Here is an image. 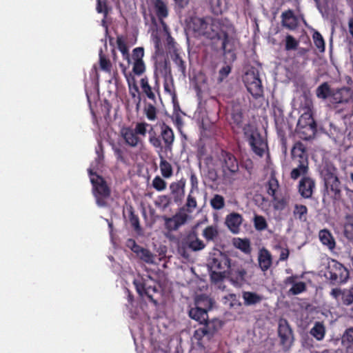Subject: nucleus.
<instances>
[{
	"instance_id": "obj_11",
	"label": "nucleus",
	"mask_w": 353,
	"mask_h": 353,
	"mask_svg": "<svg viewBox=\"0 0 353 353\" xmlns=\"http://www.w3.org/2000/svg\"><path fill=\"white\" fill-rule=\"evenodd\" d=\"M278 334L281 345L285 350H288L293 343L294 334L288 321L285 319H280L279 321Z\"/></svg>"
},
{
	"instance_id": "obj_61",
	"label": "nucleus",
	"mask_w": 353,
	"mask_h": 353,
	"mask_svg": "<svg viewBox=\"0 0 353 353\" xmlns=\"http://www.w3.org/2000/svg\"><path fill=\"white\" fill-rule=\"evenodd\" d=\"M150 126L152 125H150L146 122H139L136 124L134 130H135L138 136L141 135L143 137H145L146 135L147 132H148V131L147 130V128H150Z\"/></svg>"
},
{
	"instance_id": "obj_32",
	"label": "nucleus",
	"mask_w": 353,
	"mask_h": 353,
	"mask_svg": "<svg viewBox=\"0 0 353 353\" xmlns=\"http://www.w3.org/2000/svg\"><path fill=\"white\" fill-rule=\"evenodd\" d=\"M189 316L200 324H203V321H206L208 319V310L199 306H196L190 310Z\"/></svg>"
},
{
	"instance_id": "obj_53",
	"label": "nucleus",
	"mask_w": 353,
	"mask_h": 353,
	"mask_svg": "<svg viewBox=\"0 0 353 353\" xmlns=\"http://www.w3.org/2000/svg\"><path fill=\"white\" fill-rule=\"evenodd\" d=\"M299 41L292 35L288 34L285 37V50L286 51L295 50L299 46Z\"/></svg>"
},
{
	"instance_id": "obj_15",
	"label": "nucleus",
	"mask_w": 353,
	"mask_h": 353,
	"mask_svg": "<svg viewBox=\"0 0 353 353\" xmlns=\"http://www.w3.org/2000/svg\"><path fill=\"white\" fill-rule=\"evenodd\" d=\"M188 218L183 208H181L178 212L171 217L163 216L165 228L169 231L177 230L181 225H184Z\"/></svg>"
},
{
	"instance_id": "obj_47",
	"label": "nucleus",
	"mask_w": 353,
	"mask_h": 353,
	"mask_svg": "<svg viewBox=\"0 0 353 353\" xmlns=\"http://www.w3.org/2000/svg\"><path fill=\"white\" fill-rule=\"evenodd\" d=\"M211 207L215 210H220L225 207V199L222 195L216 194L210 199V201Z\"/></svg>"
},
{
	"instance_id": "obj_37",
	"label": "nucleus",
	"mask_w": 353,
	"mask_h": 353,
	"mask_svg": "<svg viewBox=\"0 0 353 353\" xmlns=\"http://www.w3.org/2000/svg\"><path fill=\"white\" fill-rule=\"evenodd\" d=\"M117 44L119 50L121 52L123 59L126 60L128 64L131 63L130 54L127 46L125 38L123 35L117 37Z\"/></svg>"
},
{
	"instance_id": "obj_33",
	"label": "nucleus",
	"mask_w": 353,
	"mask_h": 353,
	"mask_svg": "<svg viewBox=\"0 0 353 353\" xmlns=\"http://www.w3.org/2000/svg\"><path fill=\"white\" fill-rule=\"evenodd\" d=\"M158 72L165 79H170L172 83L173 82V77L172 74V70L168 59H165L162 61H159L156 65Z\"/></svg>"
},
{
	"instance_id": "obj_35",
	"label": "nucleus",
	"mask_w": 353,
	"mask_h": 353,
	"mask_svg": "<svg viewBox=\"0 0 353 353\" xmlns=\"http://www.w3.org/2000/svg\"><path fill=\"white\" fill-rule=\"evenodd\" d=\"M341 343L347 353H353V327L345 330L341 338Z\"/></svg>"
},
{
	"instance_id": "obj_39",
	"label": "nucleus",
	"mask_w": 353,
	"mask_h": 353,
	"mask_svg": "<svg viewBox=\"0 0 353 353\" xmlns=\"http://www.w3.org/2000/svg\"><path fill=\"white\" fill-rule=\"evenodd\" d=\"M310 333L317 341H322L325 335V327L323 323L315 322L313 327L310 330Z\"/></svg>"
},
{
	"instance_id": "obj_17",
	"label": "nucleus",
	"mask_w": 353,
	"mask_h": 353,
	"mask_svg": "<svg viewBox=\"0 0 353 353\" xmlns=\"http://www.w3.org/2000/svg\"><path fill=\"white\" fill-rule=\"evenodd\" d=\"M230 125L235 133H239L245 125H243V114L241 107L239 105L232 106L230 114Z\"/></svg>"
},
{
	"instance_id": "obj_41",
	"label": "nucleus",
	"mask_w": 353,
	"mask_h": 353,
	"mask_svg": "<svg viewBox=\"0 0 353 353\" xmlns=\"http://www.w3.org/2000/svg\"><path fill=\"white\" fill-rule=\"evenodd\" d=\"M135 254L145 263L152 264L154 262L155 256L148 249L141 246Z\"/></svg>"
},
{
	"instance_id": "obj_57",
	"label": "nucleus",
	"mask_w": 353,
	"mask_h": 353,
	"mask_svg": "<svg viewBox=\"0 0 353 353\" xmlns=\"http://www.w3.org/2000/svg\"><path fill=\"white\" fill-rule=\"evenodd\" d=\"M144 112L148 120L154 121L157 119V108L154 104L148 103L144 108Z\"/></svg>"
},
{
	"instance_id": "obj_23",
	"label": "nucleus",
	"mask_w": 353,
	"mask_h": 353,
	"mask_svg": "<svg viewBox=\"0 0 353 353\" xmlns=\"http://www.w3.org/2000/svg\"><path fill=\"white\" fill-rule=\"evenodd\" d=\"M121 134L126 145L135 148L141 142V138L137 135L135 130L130 127L123 128Z\"/></svg>"
},
{
	"instance_id": "obj_30",
	"label": "nucleus",
	"mask_w": 353,
	"mask_h": 353,
	"mask_svg": "<svg viewBox=\"0 0 353 353\" xmlns=\"http://www.w3.org/2000/svg\"><path fill=\"white\" fill-rule=\"evenodd\" d=\"M281 24L289 30H294L297 27V19L293 10L289 9L281 14Z\"/></svg>"
},
{
	"instance_id": "obj_13",
	"label": "nucleus",
	"mask_w": 353,
	"mask_h": 353,
	"mask_svg": "<svg viewBox=\"0 0 353 353\" xmlns=\"http://www.w3.org/2000/svg\"><path fill=\"white\" fill-rule=\"evenodd\" d=\"M219 33L221 38L219 40H222L221 48L225 55L229 54L230 59L232 61L236 60V56L234 53L235 50V39L230 37L227 30L224 29L223 26L221 24L219 28Z\"/></svg>"
},
{
	"instance_id": "obj_16",
	"label": "nucleus",
	"mask_w": 353,
	"mask_h": 353,
	"mask_svg": "<svg viewBox=\"0 0 353 353\" xmlns=\"http://www.w3.org/2000/svg\"><path fill=\"white\" fill-rule=\"evenodd\" d=\"M330 296L344 306L349 307L353 304V290L347 288H333Z\"/></svg>"
},
{
	"instance_id": "obj_46",
	"label": "nucleus",
	"mask_w": 353,
	"mask_h": 353,
	"mask_svg": "<svg viewBox=\"0 0 353 353\" xmlns=\"http://www.w3.org/2000/svg\"><path fill=\"white\" fill-rule=\"evenodd\" d=\"M267 187V192L269 195L272 196H276V192L279 188V181L276 178L272 175L266 185Z\"/></svg>"
},
{
	"instance_id": "obj_56",
	"label": "nucleus",
	"mask_w": 353,
	"mask_h": 353,
	"mask_svg": "<svg viewBox=\"0 0 353 353\" xmlns=\"http://www.w3.org/2000/svg\"><path fill=\"white\" fill-rule=\"evenodd\" d=\"M312 37L315 46L321 52H323L325 51V41L322 35L319 32L316 31L314 32Z\"/></svg>"
},
{
	"instance_id": "obj_63",
	"label": "nucleus",
	"mask_w": 353,
	"mask_h": 353,
	"mask_svg": "<svg viewBox=\"0 0 353 353\" xmlns=\"http://www.w3.org/2000/svg\"><path fill=\"white\" fill-rule=\"evenodd\" d=\"M232 68L230 65H225L221 68L219 71L218 81L222 82L231 72Z\"/></svg>"
},
{
	"instance_id": "obj_31",
	"label": "nucleus",
	"mask_w": 353,
	"mask_h": 353,
	"mask_svg": "<svg viewBox=\"0 0 353 353\" xmlns=\"http://www.w3.org/2000/svg\"><path fill=\"white\" fill-rule=\"evenodd\" d=\"M187 245L191 250L196 252L205 248V244L199 239L196 233L192 232L187 236Z\"/></svg>"
},
{
	"instance_id": "obj_60",
	"label": "nucleus",
	"mask_w": 353,
	"mask_h": 353,
	"mask_svg": "<svg viewBox=\"0 0 353 353\" xmlns=\"http://www.w3.org/2000/svg\"><path fill=\"white\" fill-rule=\"evenodd\" d=\"M152 187L157 191L161 192L166 188V182L159 176H156L152 180Z\"/></svg>"
},
{
	"instance_id": "obj_54",
	"label": "nucleus",
	"mask_w": 353,
	"mask_h": 353,
	"mask_svg": "<svg viewBox=\"0 0 353 353\" xmlns=\"http://www.w3.org/2000/svg\"><path fill=\"white\" fill-rule=\"evenodd\" d=\"M254 225L256 230L263 231L268 228L265 219L261 215H255L254 217Z\"/></svg>"
},
{
	"instance_id": "obj_10",
	"label": "nucleus",
	"mask_w": 353,
	"mask_h": 353,
	"mask_svg": "<svg viewBox=\"0 0 353 353\" xmlns=\"http://www.w3.org/2000/svg\"><path fill=\"white\" fill-rule=\"evenodd\" d=\"M219 159L222 172L225 175H232L239 171V166L238 160L232 153L225 150H221Z\"/></svg>"
},
{
	"instance_id": "obj_12",
	"label": "nucleus",
	"mask_w": 353,
	"mask_h": 353,
	"mask_svg": "<svg viewBox=\"0 0 353 353\" xmlns=\"http://www.w3.org/2000/svg\"><path fill=\"white\" fill-rule=\"evenodd\" d=\"M247 271L242 265L233 263H230L226 273L228 278L234 285L241 286L246 282Z\"/></svg>"
},
{
	"instance_id": "obj_1",
	"label": "nucleus",
	"mask_w": 353,
	"mask_h": 353,
	"mask_svg": "<svg viewBox=\"0 0 353 353\" xmlns=\"http://www.w3.org/2000/svg\"><path fill=\"white\" fill-rule=\"evenodd\" d=\"M219 20L212 17H192L187 22V30L195 38L204 37L210 40L219 39Z\"/></svg>"
},
{
	"instance_id": "obj_27",
	"label": "nucleus",
	"mask_w": 353,
	"mask_h": 353,
	"mask_svg": "<svg viewBox=\"0 0 353 353\" xmlns=\"http://www.w3.org/2000/svg\"><path fill=\"white\" fill-rule=\"evenodd\" d=\"M320 242L330 250L333 251L336 248V241L332 232L328 229H322L319 232Z\"/></svg>"
},
{
	"instance_id": "obj_51",
	"label": "nucleus",
	"mask_w": 353,
	"mask_h": 353,
	"mask_svg": "<svg viewBox=\"0 0 353 353\" xmlns=\"http://www.w3.org/2000/svg\"><path fill=\"white\" fill-rule=\"evenodd\" d=\"M234 245L245 254H249L251 252L250 243L247 239H238L235 241Z\"/></svg>"
},
{
	"instance_id": "obj_58",
	"label": "nucleus",
	"mask_w": 353,
	"mask_h": 353,
	"mask_svg": "<svg viewBox=\"0 0 353 353\" xmlns=\"http://www.w3.org/2000/svg\"><path fill=\"white\" fill-rule=\"evenodd\" d=\"M173 61L178 67V70L185 76L186 72V65L179 54L175 53L173 57Z\"/></svg>"
},
{
	"instance_id": "obj_28",
	"label": "nucleus",
	"mask_w": 353,
	"mask_h": 353,
	"mask_svg": "<svg viewBox=\"0 0 353 353\" xmlns=\"http://www.w3.org/2000/svg\"><path fill=\"white\" fill-rule=\"evenodd\" d=\"M242 298L243 299V304L245 306L256 305L264 299V296L262 294L251 291H243L242 292Z\"/></svg>"
},
{
	"instance_id": "obj_43",
	"label": "nucleus",
	"mask_w": 353,
	"mask_h": 353,
	"mask_svg": "<svg viewBox=\"0 0 353 353\" xmlns=\"http://www.w3.org/2000/svg\"><path fill=\"white\" fill-rule=\"evenodd\" d=\"M323 181H326L339 177L338 170L332 164H327L322 171Z\"/></svg>"
},
{
	"instance_id": "obj_29",
	"label": "nucleus",
	"mask_w": 353,
	"mask_h": 353,
	"mask_svg": "<svg viewBox=\"0 0 353 353\" xmlns=\"http://www.w3.org/2000/svg\"><path fill=\"white\" fill-rule=\"evenodd\" d=\"M184 187L185 182L182 181L172 182L170 183V190L174 203H178L182 201L184 196Z\"/></svg>"
},
{
	"instance_id": "obj_7",
	"label": "nucleus",
	"mask_w": 353,
	"mask_h": 353,
	"mask_svg": "<svg viewBox=\"0 0 353 353\" xmlns=\"http://www.w3.org/2000/svg\"><path fill=\"white\" fill-rule=\"evenodd\" d=\"M296 131L300 137L305 140H309L314 137L317 131V125L311 110L308 109L301 115Z\"/></svg>"
},
{
	"instance_id": "obj_18",
	"label": "nucleus",
	"mask_w": 353,
	"mask_h": 353,
	"mask_svg": "<svg viewBox=\"0 0 353 353\" xmlns=\"http://www.w3.org/2000/svg\"><path fill=\"white\" fill-rule=\"evenodd\" d=\"M352 98V92L349 88L333 89L330 103L333 105L346 103Z\"/></svg>"
},
{
	"instance_id": "obj_2",
	"label": "nucleus",
	"mask_w": 353,
	"mask_h": 353,
	"mask_svg": "<svg viewBox=\"0 0 353 353\" xmlns=\"http://www.w3.org/2000/svg\"><path fill=\"white\" fill-rule=\"evenodd\" d=\"M156 127L150 126L148 130L150 144L159 150L158 153L171 151L175 138L172 129L164 122L159 124V132L156 130Z\"/></svg>"
},
{
	"instance_id": "obj_45",
	"label": "nucleus",
	"mask_w": 353,
	"mask_h": 353,
	"mask_svg": "<svg viewBox=\"0 0 353 353\" xmlns=\"http://www.w3.org/2000/svg\"><path fill=\"white\" fill-rule=\"evenodd\" d=\"M99 66L101 70L110 73L112 70V63L110 59L103 53L102 49L99 51Z\"/></svg>"
},
{
	"instance_id": "obj_21",
	"label": "nucleus",
	"mask_w": 353,
	"mask_h": 353,
	"mask_svg": "<svg viewBox=\"0 0 353 353\" xmlns=\"http://www.w3.org/2000/svg\"><path fill=\"white\" fill-rule=\"evenodd\" d=\"M140 85L142 90L143 94L150 100L156 103L157 99L154 92L157 91L159 92L160 85L159 83L158 77L156 76L155 84L153 88L149 84V81L147 77L142 78L140 81Z\"/></svg>"
},
{
	"instance_id": "obj_34",
	"label": "nucleus",
	"mask_w": 353,
	"mask_h": 353,
	"mask_svg": "<svg viewBox=\"0 0 353 353\" xmlns=\"http://www.w3.org/2000/svg\"><path fill=\"white\" fill-rule=\"evenodd\" d=\"M332 90L333 89H332L328 82H323L316 88L315 94L316 97L319 99H330Z\"/></svg>"
},
{
	"instance_id": "obj_52",
	"label": "nucleus",
	"mask_w": 353,
	"mask_h": 353,
	"mask_svg": "<svg viewBox=\"0 0 353 353\" xmlns=\"http://www.w3.org/2000/svg\"><path fill=\"white\" fill-rule=\"evenodd\" d=\"M307 290L306 284L303 281L296 282L289 290L288 294L292 295H298Z\"/></svg>"
},
{
	"instance_id": "obj_25",
	"label": "nucleus",
	"mask_w": 353,
	"mask_h": 353,
	"mask_svg": "<svg viewBox=\"0 0 353 353\" xmlns=\"http://www.w3.org/2000/svg\"><path fill=\"white\" fill-rule=\"evenodd\" d=\"M258 263L260 269L264 272L270 268L272 264V256L268 250L265 248L259 250Z\"/></svg>"
},
{
	"instance_id": "obj_48",
	"label": "nucleus",
	"mask_w": 353,
	"mask_h": 353,
	"mask_svg": "<svg viewBox=\"0 0 353 353\" xmlns=\"http://www.w3.org/2000/svg\"><path fill=\"white\" fill-rule=\"evenodd\" d=\"M256 80H261L259 78V72L256 70L252 68L245 73L243 77V81L245 86L251 84Z\"/></svg>"
},
{
	"instance_id": "obj_19",
	"label": "nucleus",
	"mask_w": 353,
	"mask_h": 353,
	"mask_svg": "<svg viewBox=\"0 0 353 353\" xmlns=\"http://www.w3.org/2000/svg\"><path fill=\"white\" fill-rule=\"evenodd\" d=\"M303 176L299 183V192L303 198L310 199L315 188V181L309 176Z\"/></svg>"
},
{
	"instance_id": "obj_26",
	"label": "nucleus",
	"mask_w": 353,
	"mask_h": 353,
	"mask_svg": "<svg viewBox=\"0 0 353 353\" xmlns=\"http://www.w3.org/2000/svg\"><path fill=\"white\" fill-rule=\"evenodd\" d=\"M152 6L157 17L163 23L164 19L169 14V9L166 2L163 0H152Z\"/></svg>"
},
{
	"instance_id": "obj_36",
	"label": "nucleus",
	"mask_w": 353,
	"mask_h": 353,
	"mask_svg": "<svg viewBox=\"0 0 353 353\" xmlns=\"http://www.w3.org/2000/svg\"><path fill=\"white\" fill-rule=\"evenodd\" d=\"M333 262H334V268L338 273L339 284L345 283L350 276L348 270L342 263L336 261V260H333Z\"/></svg>"
},
{
	"instance_id": "obj_49",
	"label": "nucleus",
	"mask_w": 353,
	"mask_h": 353,
	"mask_svg": "<svg viewBox=\"0 0 353 353\" xmlns=\"http://www.w3.org/2000/svg\"><path fill=\"white\" fill-rule=\"evenodd\" d=\"M307 208L305 205L299 204L294 205V215L301 221H305L307 220Z\"/></svg>"
},
{
	"instance_id": "obj_4",
	"label": "nucleus",
	"mask_w": 353,
	"mask_h": 353,
	"mask_svg": "<svg viewBox=\"0 0 353 353\" xmlns=\"http://www.w3.org/2000/svg\"><path fill=\"white\" fill-rule=\"evenodd\" d=\"M230 258L221 252L214 253L208 259L210 279L218 283L226 278V273L230 265Z\"/></svg>"
},
{
	"instance_id": "obj_64",
	"label": "nucleus",
	"mask_w": 353,
	"mask_h": 353,
	"mask_svg": "<svg viewBox=\"0 0 353 353\" xmlns=\"http://www.w3.org/2000/svg\"><path fill=\"white\" fill-rule=\"evenodd\" d=\"M225 299L230 301L229 305L230 307L241 305V302L238 300L235 294H229L228 296H225Z\"/></svg>"
},
{
	"instance_id": "obj_40",
	"label": "nucleus",
	"mask_w": 353,
	"mask_h": 353,
	"mask_svg": "<svg viewBox=\"0 0 353 353\" xmlns=\"http://www.w3.org/2000/svg\"><path fill=\"white\" fill-rule=\"evenodd\" d=\"M248 91L252 94V96L258 99L261 97L263 92V89L262 86V83L261 80H256V81L252 83L250 85L245 86Z\"/></svg>"
},
{
	"instance_id": "obj_38",
	"label": "nucleus",
	"mask_w": 353,
	"mask_h": 353,
	"mask_svg": "<svg viewBox=\"0 0 353 353\" xmlns=\"http://www.w3.org/2000/svg\"><path fill=\"white\" fill-rule=\"evenodd\" d=\"M159 157L161 160L159 167L162 176L165 179L171 177L173 174L171 164L164 159L161 153L159 152Z\"/></svg>"
},
{
	"instance_id": "obj_55",
	"label": "nucleus",
	"mask_w": 353,
	"mask_h": 353,
	"mask_svg": "<svg viewBox=\"0 0 353 353\" xmlns=\"http://www.w3.org/2000/svg\"><path fill=\"white\" fill-rule=\"evenodd\" d=\"M154 204L157 207L165 210L171 204V198L168 195L159 196Z\"/></svg>"
},
{
	"instance_id": "obj_42",
	"label": "nucleus",
	"mask_w": 353,
	"mask_h": 353,
	"mask_svg": "<svg viewBox=\"0 0 353 353\" xmlns=\"http://www.w3.org/2000/svg\"><path fill=\"white\" fill-rule=\"evenodd\" d=\"M202 236L208 241H214L218 236L219 231L216 225H208L202 232Z\"/></svg>"
},
{
	"instance_id": "obj_50",
	"label": "nucleus",
	"mask_w": 353,
	"mask_h": 353,
	"mask_svg": "<svg viewBox=\"0 0 353 353\" xmlns=\"http://www.w3.org/2000/svg\"><path fill=\"white\" fill-rule=\"evenodd\" d=\"M129 214V221L130 223L131 226L137 232H141V228L140 226L139 216L134 214L133 208L132 207H130V208Z\"/></svg>"
},
{
	"instance_id": "obj_62",
	"label": "nucleus",
	"mask_w": 353,
	"mask_h": 353,
	"mask_svg": "<svg viewBox=\"0 0 353 353\" xmlns=\"http://www.w3.org/2000/svg\"><path fill=\"white\" fill-rule=\"evenodd\" d=\"M273 206L276 210H283L287 205V200L285 198H278L276 196H272Z\"/></svg>"
},
{
	"instance_id": "obj_14",
	"label": "nucleus",
	"mask_w": 353,
	"mask_h": 353,
	"mask_svg": "<svg viewBox=\"0 0 353 353\" xmlns=\"http://www.w3.org/2000/svg\"><path fill=\"white\" fill-rule=\"evenodd\" d=\"M144 49L142 47L135 48L132 50L131 63H132V74L137 76L142 75L145 71V65L143 60Z\"/></svg>"
},
{
	"instance_id": "obj_22",
	"label": "nucleus",
	"mask_w": 353,
	"mask_h": 353,
	"mask_svg": "<svg viewBox=\"0 0 353 353\" xmlns=\"http://www.w3.org/2000/svg\"><path fill=\"white\" fill-rule=\"evenodd\" d=\"M122 70L126 79L129 93L132 99H136L137 100L138 106L141 101V97L140 95L139 87L137 84L135 77H134L132 73H127L125 68H123Z\"/></svg>"
},
{
	"instance_id": "obj_3",
	"label": "nucleus",
	"mask_w": 353,
	"mask_h": 353,
	"mask_svg": "<svg viewBox=\"0 0 353 353\" xmlns=\"http://www.w3.org/2000/svg\"><path fill=\"white\" fill-rule=\"evenodd\" d=\"M292 163L295 165L291 172L290 177L296 180L301 175H305L309 171L308 155L305 145L301 142H296L291 150Z\"/></svg>"
},
{
	"instance_id": "obj_44",
	"label": "nucleus",
	"mask_w": 353,
	"mask_h": 353,
	"mask_svg": "<svg viewBox=\"0 0 353 353\" xmlns=\"http://www.w3.org/2000/svg\"><path fill=\"white\" fill-rule=\"evenodd\" d=\"M344 236L349 241H353V215L348 214L345 216Z\"/></svg>"
},
{
	"instance_id": "obj_6",
	"label": "nucleus",
	"mask_w": 353,
	"mask_h": 353,
	"mask_svg": "<svg viewBox=\"0 0 353 353\" xmlns=\"http://www.w3.org/2000/svg\"><path fill=\"white\" fill-rule=\"evenodd\" d=\"M90 181L93 187V194L96 199L97 204L100 207L107 205L106 199L110 197L111 190L105 179L94 172L91 169L88 170Z\"/></svg>"
},
{
	"instance_id": "obj_5",
	"label": "nucleus",
	"mask_w": 353,
	"mask_h": 353,
	"mask_svg": "<svg viewBox=\"0 0 353 353\" xmlns=\"http://www.w3.org/2000/svg\"><path fill=\"white\" fill-rule=\"evenodd\" d=\"M243 132L252 151L259 157H263L265 151L268 150V143L258 130L250 123H247L243 128Z\"/></svg>"
},
{
	"instance_id": "obj_8",
	"label": "nucleus",
	"mask_w": 353,
	"mask_h": 353,
	"mask_svg": "<svg viewBox=\"0 0 353 353\" xmlns=\"http://www.w3.org/2000/svg\"><path fill=\"white\" fill-rule=\"evenodd\" d=\"M137 293L141 296H146L148 299L157 304V301L153 299V294L158 292L157 288V283L151 276H148L146 278L135 279L133 281Z\"/></svg>"
},
{
	"instance_id": "obj_24",
	"label": "nucleus",
	"mask_w": 353,
	"mask_h": 353,
	"mask_svg": "<svg viewBox=\"0 0 353 353\" xmlns=\"http://www.w3.org/2000/svg\"><path fill=\"white\" fill-rule=\"evenodd\" d=\"M243 216L237 212H232L226 216L225 225L234 234L238 233L243 222Z\"/></svg>"
},
{
	"instance_id": "obj_59",
	"label": "nucleus",
	"mask_w": 353,
	"mask_h": 353,
	"mask_svg": "<svg viewBox=\"0 0 353 353\" xmlns=\"http://www.w3.org/2000/svg\"><path fill=\"white\" fill-rule=\"evenodd\" d=\"M112 150L114 152V154L117 159V161H120L121 163H126V158L125 157V150L121 148V147L117 146L115 145H112Z\"/></svg>"
},
{
	"instance_id": "obj_9",
	"label": "nucleus",
	"mask_w": 353,
	"mask_h": 353,
	"mask_svg": "<svg viewBox=\"0 0 353 353\" xmlns=\"http://www.w3.org/2000/svg\"><path fill=\"white\" fill-rule=\"evenodd\" d=\"M203 326L196 330L194 334V337L198 341L199 344L202 343L205 337L210 341L221 327V322L216 319H208L206 321H203Z\"/></svg>"
},
{
	"instance_id": "obj_20",
	"label": "nucleus",
	"mask_w": 353,
	"mask_h": 353,
	"mask_svg": "<svg viewBox=\"0 0 353 353\" xmlns=\"http://www.w3.org/2000/svg\"><path fill=\"white\" fill-rule=\"evenodd\" d=\"M328 194L334 200L339 201L342 199L341 182L339 177L324 182Z\"/></svg>"
}]
</instances>
